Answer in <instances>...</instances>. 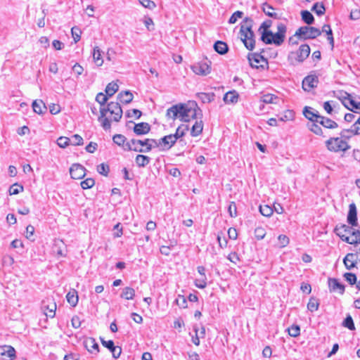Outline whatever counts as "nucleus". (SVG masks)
I'll list each match as a JSON object with an SVG mask.
<instances>
[{
	"mask_svg": "<svg viewBox=\"0 0 360 360\" xmlns=\"http://www.w3.org/2000/svg\"><path fill=\"white\" fill-rule=\"evenodd\" d=\"M200 110L195 101H189L185 103L172 105L167 110L166 116L173 120L179 119L181 122H188L196 118L197 111Z\"/></svg>",
	"mask_w": 360,
	"mask_h": 360,
	"instance_id": "f257e3e1",
	"label": "nucleus"
},
{
	"mask_svg": "<svg viewBox=\"0 0 360 360\" xmlns=\"http://www.w3.org/2000/svg\"><path fill=\"white\" fill-rule=\"evenodd\" d=\"M100 112L101 115L98 117V121L105 130L110 129L111 127L110 121L106 117L108 112L114 115L112 120L115 122H119L122 115V110L118 102L109 103L106 108H101Z\"/></svg>",
	"mask_w": 360,
	"mask_h": 360,
	"instance_id": "f03ea898",
	"label": "nucleus"
},
{
	"mask_svg": "<svg viewBox=\"0 0 360 360\" xmlns=\"http://www.w3.org/2000/svg\"><path fill=\"white\" fill-rule=\"evenodd\" d=\"M253 20L245 18L240 24V37L247 49L252 51L255 46V34L252 31Z\"/></svg>",
	"mask_w": 360,
	"mask_h": 360,
	"instance_id": "7ed1b4c3",
	"label": "nucleus"
},
{
	"mask_svg": "<svg viewBox=\"0 0 360 360\" xmlns=\"http://www.w3.org/2000/svg\"><path fill=\"white\" fill-rule=\"evenodd\" d=\"M346 224L338 225L334 231L342 240L351 245H356L360 243V231Z\"/></svg>",
	"mask_w": 360,
	"mask_h": 360,
	"instance_id": "20e7f679",
	"label": "nucleus"
},
{
	"mask_svg": "<svg viewBox=\"0 0 360 360\" xmlns=\"http://www.w3.org/2000/svg\"><path fill=\"white\" fill-rule=\"evenodd\" d=\"M286 31V25L279 22L277 25V32L276 33L272 32H262L261 40L266 44H274L276 46H280L285 40Z\"/></svg>",
	"mask_w": 360,
	"mask_h": 360,
	"instance_id": "39448f33",
	"label": "nucleus"
},
{
	"mask_svg": "<svg viewBox=\"0 0 360 360\" xmlns=\"http://www.w3.org/2000/svg\"><path fill=\"white\" fill-rule=\"evenodd\" d=\"M310 47L308 44H302L295 51H291L288 56V59L291 64L303 63L310 54Z\"/></svg>",
	"mask_w": 360,
	"mask_h": 360,
	"instance_id": "423d86ee",
	"label": "nucleus"
},
{
	"mask_svg": "<svg viewBox=\"0 0 360 360\" xmlns=\"http://www.w3.org/2000/svg\"><path fill=\"white\" fill-rule=\"evenodd\" d=\"M326 146L328 150L334 153L346 151L349 148L348 143L340 137L330 138L326 141Z\"/></svg>",
	"mask_w": 360,
	"mask_h": 360,
	"instance_id": "0eeeda50",
	"label": "nucleus"
},
{
	"mask_svg": "<svg viewBox=\"0 0 360 360\" xmlns=\"http://www.w3.org/2000/svg\"><path fill=\"white\" fill-rule=\"evenodd\" d=\"M321 34V31L318 28L309 26L300 27L295 33V37L307 40L315 39Z\"/></svg>",
	"mask_w": 360,
	"mask_h": 360,
	"instance_id": "6e6552de",
	"label": "nucleus"
},
{
	"mask_svg": "<svg viewBox=\"0 0 360 360\" xmlns=\"http://www.w3.org/2000/svg\"><path fill=\"white\" fill-rule=\"evenodd\" d=\"M191 69L198 75L207 76L212 70L211 62L207 60L200 61L191 65Z\"/></svg>",
	"mask_w": 360,
	"mask_h": 360,
	"instance_id": "1a4fd4ad",
	"label": "nucleus"
},
{
	"mask_svg": "<svg viewBox=\"0 0 360 360\" xmlns=\"http://www.w3.org/2000/svg\"><path fill=\"white\" fill-rule=\"evenodd\" d=\"M126 145H130L131 147H146V151H150L153 148L157 147V140L153 139H146L144 140L131 139L127 142Z\"/></svg>",
	"mask_w": 360,
	"mask_h": 360,
	"instance_id": "9d476101",
	"label": "nucleus"
},
{
	"mask_svg": "<svg viewBox=\"0 0 360 360\" xmlns=\"http://www.w3.org/2000/svg\"><path fill=\"white\" fill-rule=\"evenodd\" d=\"M16 351L13 347L8 345H0V360H15Z\"/></svg>",
	"mask_w": 360,
	"mask_h": 360,
	"instance_id": "9b49d317",
	"label": "nucleus"
},
{
	"mask_svg": "<svg viewBox=\"0 0 360 360\" xmlns=\"http://www.w3.org/2000/svg\"><path fill=\"white\" fill-rule=\"evenodd\" d=\"M248 60L251 67L255 68H263L268 63L267 60L259 53L249 54Z\"/></svg>",
	"mask_w": 360,
	"mask_h": 360,
	"instance_id": "f8f14e48",
	"label": "nucleus"
},
{
	"mask_svg": "<svg viewBox=\"0 0 360 360\" xmlns=\"http://www.w3.org/2000/svg\"><path fill=\"white\" fill-rule=\"evenodd\" d=\"M176 142L175 136H173V134H169L157 140V147L161 148L162 150H168L171 148Z\"/></svg>",
	"mask_w": 360,
	"mask_h": 360,
	"instance_id": "ddd939ff",
	"label": "nucleus"
},
{
	"mask_svg": "<svg viewBox=\"0 0 360 360\" xmlns=\"http://www.w3.org/2000/svg\"><path fill=\"white\" fill-rule=\"evenodd\" d=\"M86 169L80 164H73L70 168V174L74 179H81L86 175Z\"/></svg>",
	"mask_w": 360,
	"mask_h": 360,
	"instance_id": "4468645a",
	"label": "nucleus"
},
{
	"mask_svg": "<svg viewBox=\"0 0 360 360\" xmlns=\"http://www.w3.org/2000/svg\"><path fill=\"white\" fill-rule=\"evenodd\" d=\"M318 77L314 75H308L302 81V88L304 91H309L318 84Z\"/></svg>",
	"mask_w": 360,
	"mask_h": 360,
	"instance_id": "2eb2a0df",
	"label": "nucleus"
},
{
	"mask_svg": "<svg viewBox=\"0 0 360 360\" xmlns=\"http://www.w3.org/2000/svg\"><path fill=\"white\" fill-rule=\"evenodd\" d=\"M347 219L349 225L352 226H357V212L356 207L354 203H351L349 206V212Z\"/></svg>",
	"mask_w": 360,
	"mask_h": 360,
	"instance_id": "dca6fc26",
	"label": "nucleus"
},
{
	"mask_svg": "<svg viewBox=\"0 0 360 360\" xmlns=\"http://www.w3.org/2000/svg\"><path fill=\"white\" fill-rule=\"evenodd\" d=\"M86 349L91 354H96L98 353V345L96 340L93 338H87L84 341Z\"/></svg>",
	"mask_w": 360,
	"mask_h": 360,
	"instance_id": "f3484780",
	"label": "nucleus"
},
{
	"mask_svg": "<svg viewBox=\"0 0 360 360\" xmlns=\"http://www.w3.org/2000/svg\"><path fill=\"white\" fill-rule=\"evenodd\" d=\"M316 122L319 123L327 129H335L338 127V124L335 121L323 116L318 117V120H316Z\"/></svg>",
	"mask_w": 360,
	"mask_h": 360,
	"instance_id": "a211bd4d",
	"label": "nucleus"
},
{
	"mask_svg": "<svg viewBox=\"0 0 360 360\" xmlns=\"http://www.w3.org/2000/svg\"><path fill=\"white\" fill-rule=\"evenodd\" d=\"M150 130V126L147 122H141L136 124L134 127V131L137 135L148 134Z\"/></svg>",
	"mask_w": 360,
	"mask_h": 360,
	"instance_id": "6ab92c4d",
	"label": "nucleus"
},
{
	"mask_svg": "<svg viewBox=\"0 0 360 360\" xmlns=\"http://www.w3.org/2000/svg\"><path fill=\"white\" fill-rule=\"evenodd\" d=\"M262 10L264 13L269 17L274 18L275 19L281 18V14H278V13L275 12V8L266 3L263 4Z\"/></svg>",
	"mask_w": 360,
	"mask_h": 360,
	"instance_id": "aec40b11",
	"label": "nucleus"
},
{
	"mask_svg": "<svg viewBox=\"0 0 360 360\" xmlns=\"http://www.w3.org/2000/svg\"><path fill=\"white\" fill-rule=\"evenodd\" d=\"M343 262L347 269L354 268L356 263V256L353 253H348L344 258Z\"/></svg>",
	"mask_w": 360,
	"mask_h": 360,
	"instance_id": "412c9836",
	"label": "nucleus"
},
{
	"mask_svg": "<svg viewBox=\"0 0 360 360\" xmlns=\"http://www.w3.org/2000/svg\"><path fill=\"white\" fill-rule=\"evenodd\" d=\"M328 285L330 290L343 292L345 286L336 278H329Z\"/></svg>",
	"mask_w": 360,
	"mask_h": 360,
	"instance_id": "4be33fe9",
	"label": "nucleus"
},
{
	"mask_svg": "<svg viewBox=\"0 0 360 360\" xmlns=\"http://www.w3.org/2000/svg\"><path fill=\"white\" fill-rule=\"evenodd\" d=\"M303 113L306 118L314 122H316V120H318V117L321 116L317 114L318 112L316 110L307 106L304 108Z\"/></svg>",
	"mask_w": 360,
	"mask_h": 360,
	"instance_id": "5701e85b",
	"label": "nucleus"
},
{
	"mask_svg": "<svg viewBox=\"0 0 360 360\" xmlns=\"http://www.w3.org/2000/svg\"><path fill=\"white\" fill-rule=\"evenodd\" d=\"M134 96L129 91H124L117 95V99L122 103H129L132 101Z\"/></svg>",
	"mask_w": 360,
	"mask_h": 360,
	"instance_id": "b1692460",
	"label": "nucleus"
},
{
	"mask_svg": "<svg viewBox=\"0 0 360 360\" xmlns=\"http://www.w3.org/2000/svg\"><path fill=\"white\" fill-rule=\"evenodd\" d=\"M32 108L34 112L37 114H43L46 110L45 103L42 100H35L32 103Z\"/></svg>",
	"mask_w": 360,
	"mask_h": 360,
	"instance_id": "393cba45",
	"label": "nucleus"
},
{
	"mask_svg": "<svg viewBox=\"0 0 360 360\" xmlns=\"http://www.w3.org/2000/svg\"><path fill=\"white\" fill-rule=\"evenodd\" d=\"M238 99V94L235 91L227 92L226 94H225V95L224 96V102L226 103H229V104H230V103L233 104V103H237Z\"/></svg>",
	"mask_w": 360,
	"mask_h": 360,
	"instance_id": "a878e982",
	"label": "nucleus"
},
{
	"mask_svg": "<svg viewBox=\"0 0 360 360\" xmlns=\"http://www.w3.org/2000/svg\"><path fill=\"white\" fill-rule=\"evenodd\" d=\"M347 103L348 104L349 109L352 110L353 111L352 113H347L345 115V120L347 122H352L354 120H356L358 117V115L360 113L359 110H356L355 108L352 109V106L349 103L348 101H347Z\"/></svg>",
	"mask_w": 360,
	"mask_h": 360,
	"instance_id": "bb28decb",
	"label": "nucleus"
},
{
	"mask_svg": "<svg viewBox=\"0 0 360 360\" xmlns=\"http://www.w3.org/2000/svg\"><path fill=\"white\" fill-rule=\"evenodd\" d=\"M214 49L218 53L223 55L227 53L229 48L227 44L221 41H217L214 44Z\"/></svg>",
	"mask_w": 360,
	"mask_h": 360,
	"instance_id": "cd10ccee",
	"label": "nucleus"
},
{
	"mask_svg": "<svg viewBox=\"0 0 360 360\" xmlns=\"http://www.w3.org/2000/svg\"><path fill=\"white\" fill-rule=\"evenodd\" d=\"M150 158L143 155H137L135 158L136 165L140 167H143L149 164Z\"/></svg>",
	"mask_w": 360,
	"mask_h": 360,
	"instance_id": "c85d7f7f",
	"label": "nucleus"
},
{
	"mask_svg": "<svg viewBox=\"0 0 360 360\" xmlns=\"http://www.w3.org/2000/svg\"><path fill=\"white\" fill-rule=\"evenodd\" d=\"M93 58L97 66H101L103 63V60L101 57V51L98 46L94 48Z\"/></svg>",
	"mask_w": 360,
	"mask_h": 360,
	"instance_id": "c756f323",
	"label": "nucleus"
},
{
	"mask_svg": "<svg viewBox=\"0 0 360 360\" xmlns=\"http://www.w3.org/2000/svg\"><path fill=\"white\" fill-rule=\"evenodd\" d=\"M203 128L202 122L196 121L195 123L193 125L191 131V134L192 136H197L201 134Z\"/></svg>",
	"mask_w": 360,
	"mask_h": 360,
	"instance_id": "7c9ffc66",
	"label": "nucleus"
},
{
	"mask_svg": "<svg viewBox=\"0 0 360 360\" xmlns=\"http://www.w3.org/2000/svg\"><path fill=\"white\" fill-rule=\"evenodd\" d=\"M188 125L181 124V126H179L176 129V132L174 134H173V136H175L176 141L182 138L186 134V133L188 131Z\"/></svg>",
	"mask_w": 360,
	"mask_h": 360,
	"instance_id": "2f4dec72",
	"label": "nucleus"
},
{
	"mask_svg": "<svg viewBox=\"0 0 360 360\" xmlns=\"http://www.w3.org/2000/svg\"><path fill=\"white\" fill-rule=\"evenodd\" d=\"M118 89L119 86L117 84L112 82L107 85L105 88V93L107 96H112L118 91Z\"/></svg>",
	"mask_w": 360,
	"mask_h": 360,
	"instance_id": "473e14b6",
	"label": "nucleus"
},
{
	"mask_svg": "<svg viewBox=\"0 0 360 360\" xmlns=\"http://www.w3.org/2000/svg\"><path fill=\"white\" fill-rule=\"evenodd\" d=\"M319 306V301L314 297H311L307 304V309L311 311L314 312L318 310Z\"/></svg>",
	"mask_w": 360,
	"mask_h": 360,
	"instance_id": "72a5a7b5",
	"label": "nucleus"
},
{
	"mask_svg": "<svg viewBox=\"0 0 360 360\" xmlns=\"http://www.w3.org/2000/svg\"><path fill=\"white\" fill-rule=\"evenodd\" d=\"M301 15L303 21L306 22L307 25H311L314 22V16L309 11H302Z\"/></svg>",
	"mask_w": 360,
	"mask_h": 360,
	"instance_id": "f704fd0d",
	"label": "nucleus"
},
{
	"mask_svg": "<svg viewBox=\"0 0 360 360\" xmlns=\"http://www.w3.org/2000/svg\"><path fill=\"white\" fill-rule=\"evenodd\" d=\"M112 140L115 144H117L120 146H122L123 148L124 149V147L126 146V143H125L126 138L124 136H123L122 134H115L113 136Z\"/></svg>",
	"mask_w": 360,
	"mask_h": 360,
	"instance_id": "c9c22d12",
	"label": "nucleus"
},
{
	"mask_svg": "<svg viewBox=\"0 0 360 360\" xmlns=\"http://www.w3.org/2000/svg\"><path fill=\"white\" fill-rule=\"evenodd\" d=\"M24 190V188L22 185L15 183L13 184L10 188H9V194L10 195H17L20 192H22Z\"/></svg>",
	"mask_w": 360,
	"mask_h": 360,
	"instance_id": "e433bc0d",
	"label": "nucleus"
},
{
	"mask_svg": "<svg viewBox=\"0 0 360 360\" xmlns=\"http://www.w3.org/2000/svg\"><path fill=\"white\" fill-rule=\"evenodd\" d=\"M277 96H276L274 94H265L264 95L262 98H261V101L262 102L264 103H276V100L277 99Z\"/></svg>",
	"mask_w": 360,
	"mask_h": 360,
	"instance_id": "4c0bfd02",
	"label": "nucleus"
},
{
	"mask_svg": "<svg viewBox=\"0 0 360 360\" xmlns=\"http://www.w3.org/2000/svg\"><path fill=\"white\" fill-rule=\"evenodd\" d=\"M176 304L181 308L187 307L186 297L184 295L179 294L178 297L175 300Z\"/></svg>",
	"mask_w": 360,
	"mask_h": 360,
	"instance_id": "58836bf2",
	"label": "nucleus"
},
{
	"mask_svg": "<svg viewBox=\"0 0 360 360\" xmlns=\"http://www.w3.org/2000/svg\"><path fill=\"white\" fill-rule=\"evenodd\" d=\"M259 212L263 216L270 217L273 214V209L266 205H260Z\"/></svg>",
	"mask_w": 360,
	"mask_h": 360,
	"instance_id": "ea45409f",
	"label": "nucleus"
},
{
	"mask_svg": "<svg viewBox=\"0 0 360 360\" xmlns=\"http://www.w3.org/2000/svg\"><path fill=\"white\" fill-rule=\"evenodd\" d=\"M72 37L74 41L77 43L81 39L82 31L78 27H73L71 29Z\"/></svg>",
	"mask_w": 360,
	"mask_h": 360,
	"instance_id": "a19ab883",
	"label": "nucleus"
},
{
	"mask_svg": "<svg viewBox=\"0 0 360 360\" xmlns=\"http://www.w3.org/2000/svg\"><path fill=\"white\" fill-rule=\"evenodd\" d=\"M57 144L60 148H65L70 144V139L65 136H60L57 139Z\"/></svg>",
	"mask_w": 360,
	"mask_h": 360,
	"instance_id": "79ce46f5",
	"label": "nucleus"
},
{
	"mask_svg": "<svg viewBox=\"0 0 360 360\" xmlns=\"http://www.w3.org/2000/svg\"><path fill=\"white\" fill-rule=\"evenodd\" d=\"M109 166L105 163H101L97 166V172L105 176H107L109 173Z\"/></svg>",
	"mask_w": 360,
	"mask_h": 360,
	"instance_id": "37998d69",
	"label": "nucleus"
},
{
	"mask_svg": "<svg viewBox=\"0 0 360 360\" xmlns=\"http://www.w3.org/2000/svg\"><path fill=\"white\" fill-rule=\"evenodd\" d=\"M344 327L347 328L350 330H354L355 329L354 323L353 322V319L350 315H348L345 321L342 323Z\"/></svg>",
	"mask_w": 360,
	"mask_h": 360,
	"instance_id": "c03bdc74",
	"label": "nucleus"
},
{
	"mask_svg": "<svg viewBox=\"0 0 360 360\" xmlns=\"http://www.w3.org/2000/svg\"><path fill=\"white\" fill-rule=\"evenodd\" d=\"M67 300L72 307H75L79 300L78 294H67Z\"/></svg>",
	"mask_w": 360,
	"mask_h": 360,
	"instance_id": "a18cd8bd",
	"label": "nucleus"
},
{
	"mask_svg": "<svg viewBox=\"0 0 360 360\" xmlns=\"http://www.w3.org/2000/svg\"><path fill=\"white\" fill-rule=\"evenodd\" d=\"M81 186L83 189L92 188L95 184V181L92 178H87L81 182Z\"/></svg>",
	"mask_w": 360,
	"mask_h": 360,
	"instance_id": "49530a36",
	"label": "nucleus"
},
{
	"mask_svg": "<svg viewBox=\"0 0 360 360\" xmlns=\"http://www.w3.org/2000/svg\"><path fill=\"white\" fill-rule=\"evenodd\" d=\"M70 144L73 146H82L83 145V139L79 134L73 135L70 139Z\"/></svg>",
	"mask_w": 360,
	"mask_h": 360,
	"instance_id": "de8ad7c7",
	"label": "nucleus"
},
{
	"mask_svg": "<svg viewBox=\"0 0 360 360\" xmlns=\"http://www.w3.org/2000/svg\"><path fill=\"white\" fill-rule=\"evenodd\" d=\"M243 14H244L243 12L240 11H237L234 12L232 14V15L230 17V18L229 20V23H230V24L236 23L239 18H243Z\"/></svg>",
	"mask_w": 360,
	"mask_h": 360,
	"instance_id": "09e8293b",
	"label": "nucleus"
},
{
	"mask_svg": "<svg viewBox=\"0 0 360 360\" xmlns=\"http://www.w3.org/2000/svg\"><path fill=\"white\" fill-rule=\"evenodd\" d=\"M288 334L291 337H294V338L297 337L298 335H300V326H298L297 325H292L291 327L288 328Z\"/></svg>",
	"mask_w": 360,
	"mask_h": 360,
	"instance_id": "8fccbe9b",
	"label": "nucleus"
},
{
	"mask_svg": "<svg viewBox=\"0 0 360 360\" xmlns=\"http://www.w3.org/2000/svg\"><path fill=\"white\" fill-rule=\"evenodd\" d=\"M56 309V303H52L50 306L46 307V309L44 311V314L48 317H53L55 316V311Z\"/></svg>",
	"mask_w": 360,
	"mask_h": 360,
	"instance_id": "3c124183",
	"label": "nucleus"
},
{
	"mask_svg": "<svg viewBox=\"0 0 360 360\" xmlns=\"http://www.w3.org/2000/svg\"><path fill=\"white\" fill-rule=\"evenodd\" d=\"M272 25V21L270 20H265L264 21L259 28V31L262 32H271V30H269V29L270 28V27Z\"/></svg>",
	"mask_w": 360,
	"mask_h": 360,
	"instance_id": "603ef678",
	"label": "nucleus"
},
{
	"mask_svg": "<svg viewBox=\"0 0 360 360\" xmlns=\"http://www.w3.org/2000/svg\"><path fill=\"white\" fill-rule=\"evenodd\" d=\"M309 127L310 131H311L315 134H317V135L323 134V131H322L321 128L317 124L316 122H312V123H311V124L309 125Z\"/></svg>",
	"mask_w": 360,
	"mask_h": 360,
	"instance_id": "864d4df0",
	"label": "nucleus"
},
{
	"mask_svg": "<svg viewBox=\"0 0 360 360\" xmlns=\"http://www.w3.org/2000/svg\"><path fill=\"white\" fill-rule=\"evenodd\" d=\"M325 10L326 9L323 5H319L318 3H316L312 7V11H314L318 15H323L325 12Z\"/></svg>",
	"mask_w": 360,
	"mask_h": 360,
	"instance_id": "5fc2aeb1",
	"label": "nucleus"
},
{
	"mask_svg": "<svg viewBox=\"0 0 360 360\" xmlns=\"http://www.w3.org/2000/svg\"><path fill=\"white\" fill-rule=\"evenodd\" d=\"M278 240L279 241V246L281 248H284L287 246L289 243V238L285 235H279L278 237Z\"/></svg>",
	"mask_w": 360,
	"mask_h": 360,
	"instance_id": "6e6d98bb",
	"label": "nucleus"
},
{
	"mask_svg": "<svg viewBox=\"0 0 360 360\" xmlns=\"http://www.w3.org/2000/svg\"><path fill=\"white\" fill-rule=\"evenodd\" d=\"M108 96L107 94L105 95L103 93H98L97 95H96V101L99 103L101 104V105H103L108 101Z\"/></svg>",
	"mask_w": 360,
	"mask_h": 360,
	"instance_id": "4d7b16f0",
	"label": "nucleus"
},
{
	"mask_svg": "<svg viewBox=\"0 0 360 360\" xmlns=\"http://www.w3.org/2000/svg\"><path fill=\"white\" fill-rule=\"evenodd\" d=\"M255 235L258 240H261L264 238L266 231L262 227H257L255 230Z\"/></svg>",
	"mask_w": 360,
	"mask_h": 360,
	"instance_id": "13d9d810",
	"label": "nucleus"
},
{
	"mask_svg": "<svg viewBox=\"0 0 360 360\" xmlns=\"http://www.w3.org/2000/svg\"><path fill=\"white\" fill-rule=\"evenodd\" d=\"M125 150H134L136 152L139 153H148V151H146V147H141V146H130V145H126L124 147Z\"/></svg>",
	"mask_w": 360,
	"mask_h": 360,
	"instance_id": "bf43d9fd",
	"label": "nucleus"
},
{
	"mask_svg": "<svg viewBox=\"0 0 360 360\" xmlns=\"http://www.w3.org/2000/svg\"><path fill=\"white\" fill-rule=\"evenodd\" d=\"M344 277L345 278L346 281L351 285H353L356 282V276L354 274L345 273L344 274Z\"/></svg>",
	"mask_w": 360,
	"mask_h": 360,
	"instance_id": "052dcab7",
	"label": "nucleus"
},
{
	"mask_svg": "<svg viewBox=\"0 0 360 360\" xmlns=\"http://www.w3.org/2000/svg\"><path fill=\"white\" fill-rule=\"evenodd\" d=\"M140 4L145 8L153 9L155 7V4L150 0H139Z\"/></svg>",
	"mask_w": 360,
	"mask_h": 360,
	"instance_id": "680f3d73",
	"label": "nucleus"
},
{
	"mask_svg": "<svg viewBox=\"0 0 360 360\" xmlns=\"http://www.w3.org/2000/svg\"><path fill=\"white\" fill-rule=\"evenodd\" d=\"M228 210H229V214L231 217H236V215H237L236 205L234 202H230Z\"/></svg>",
	"mask_w": 360,
	"mask_h": 360,
	"instance_id": "e2e57ef3",
	"label": "nucleus"
},
{
	"mask_svg": "<svg viewBox=\"0 0 360 360\" xmlns=\"http://www.w3.org/2000/svg\"><path fill=\"white\" fill-rule=\"evenodd\" d=\"M34 233V227L32 225H28L26 227V238L29 240H33V236Z\"/></svg>",
	"mask_w": 360,
	"mask_h": 360,
	"instance_id": "0e129e2a",
	"label": "nucleus"
},
{
	"mask_svg": "<svg viewBox=\"0 0 360 360\" xmlns=\"http://www.w3.org/2000/svg\"><path fill=\"white\" fill-rule=\"evenodd\" d=\"M115 232L113 233V236L115 238H119L121 237L123 232H122V227L120 225V223H117L114 226Z\"/></svg>",
	"mask_w": 360,
	"mask_h": 360,
	"instance_id": "69168bd1",
	"label": "nucleus"
},
{
	"mask_svg": "<svg viewBox=\"0 0 360 360\" xmlns=\"http://www.w3.org/2000/svg\"><path fill=\"white\" fill-rule=\"evenodd\" d=\"M60 107L58 104L52 103L49 105V111L52 115H56L60 112Z\"/></svg>",
	"mask_w": 360,
	"mask_h": 360,
	"instance_id": "338daca9",
	"label": "nucleus"
},
{
	"mask_svg": "<svg viewBox=\"0 0 360 360\" xmlns=\"http://www.w3.org/2000/svg\"><path fill=\"white\" fill-rule=\"evenodd\" d=\"M184 326V321L181 319V318H179V319H176L174 321V326L173 327L176 329H178L179 332H181V328L182 327Z\"/></svg>",
	"mask_w": 360,
	"mask_h": 360,
	"instance_id": "774afa93",
	"label": "nucleus"
}]
</instances>
